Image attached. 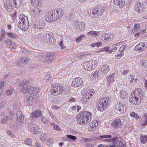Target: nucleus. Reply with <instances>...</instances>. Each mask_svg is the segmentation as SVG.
Listing matches in <instances>:
<instances>
[{"label": "nucleus", "mask_w": 147, "mask_h": 147, "mask_svg": "<svg viewBox=\"0 0 147 147\" xmlns=\"http://www.w3.org/2000/svg\"><path fill=\"white\" fill-rule=\"evenodd\" d=\"M7 134L9 135L10 137L12 138L14 137V135L13 134V132L10 130H8L7 131Z\"/></svg>", "instance_id": "nucleus-57"}, {"label": "nucleus", "mask_w": 147, "mask_h": 147, "mask_svg": "<svg viewBox=\"0 0 147 147\" xmlns=\"http://www.w3.org/2000/svg\"><path fill=\"white\" fill-rule=\"evenodd\" d=\"M126 92L124 90H121L120 91V97L121 98L124 99L127 97Z\"/></svg>", "instance_id": "nucleus-41"}, {"label": "nucleus", "mask_w": 147, "mask_h": 147, "mask_svg": "<svg viewBox=\"0 0 147 147\" xmlns=\"http://www.w3.org/2000/svg\"><path fill=\"white\" fill-rule=\"evenodd\" d=\"M102 38L103 41L110 40L111 39V37L110 35L108 33H103L102 36Z\"/></svg>", "instance_id": "nucleus-31"}, {"label": "nucleus", "mask_w": 147, "mask_h": 147, "mask_svg": "<svg viewBox=\"0 0 147 147\" xmlns=\"http://www.w3.org/2000/svg\"><path fill=\"white\" fill-rule=\"evenodd\" d=\"M112 136L109 134H104L100 136L97 138L99 140L104 142L113 144H109L106 147H125V143L122 141L121 137H113L112 138Z\"/></svg>", "instance_id": "nucleus-1"}, {"label": "nucleus", "mask_w": 147, "mask_h": 147, "mask_svg": "<svg viewBox=\"0 0 147 147\" xmlns=\"http://www.w3.org/2000/svg\"><path fill=\"white\" fill-rule=\"evenodd\" d=\"M18 26L19 29L22 30L26 31L28 29L29 26L28 20H25L22 22H19L18 24Z\"/></svg>", "instance_id": "nucleus-9"}, {"label": "nucleus", "mask_w": 147, "mask_h": 147, "mask_svg": "<svg viewBox=\"0 0 147 147\" xmlns=\"http://www.w3.org/2000/svg\"><path fill=\"white\" fill-rule=\"evenodd\" d=\"M55 13L53 10L51 11L47 12L46 14L45 17L46 20L48 22H51L57 20L55 16Z\"/></svg>", "instance_id": "nucleus-8"}, {"label": "nucleus", "mask_w": 147, "mask_h": 147, "mask_svg": "<svg viewBox=\"0 0 147 147\" xmlns=\"http://www.w3.org/2000/svg\"><path fill=\"white\" fill-rule=\"evenodd\" d=\"M83 84V81L82 79L80 78H76L73 81L71 86L73 87H79Z\"/></svg>", "instance_id": "nucleus-15"}, {"label": "nucleus", "mask_w": 147, "mask_h": 147, "mask_svg": "<svg viewBox=\"0 0 147 147\" xmlns=\"http://www.w3.org/2000/svg\"><path fill=\"white\" fill-rule=\"evenodd\" d=\"M46 56L48 59V61H49L51 62L55 59L56 56V53L54 52L49 53L47 54Z\"/></svg>", "instance_id": "nucleus-25"}, {"label": "nucleus", "mask_w": 147, "mask_h": 147, "mask_svg": "<svg viewBox=\"0 0 147 147\" xmlns=\"http://www.w3.org/2000/svg\"><path fill=\"white\" fill-rule=\"evenodd\" d=\"M40 1V0H31V3L34 6H36L39 5Z\"/></svg>", "instance_id": "nucleus-44"}, {"label": "nucleus", "mask_w": 147, "mask_h": 147, "mask_svg": "<svg viewBox=\"0 0 147 147\" xmlns=\"http://www.w3.org/2000/svg\"><path fill=\"white\" fill-rule=\"evenodd\" d=\"M99 33V32L91 31L88 32V34L93 37H95Z\"/></svg>", "instance_id": "nucleus-39"}, {"label": "nucleus", "mask_w": 147, "mask_h": 147, "mask_svg": "<svg viewBox=\"0 0 147 147\" xmlns=\"http://www.w3.org/2000/svg\"><path fill=\"white\" fill-rule=\"evenodd\" d=\"M19 18L21 22H23V21H25V20H28L27 17L23 14H21L19 15Z\"/></svg>", "instance_id": "nucleus-42"}, {"label": "nucleus", "mask_w": 147, "mask_h": 147, "mask_svg": "<svg viewBox=\"0 0 147 147\" xmlns=\"http://www.w3.org/2000/svg\"><path fill=\"white\" fill-rule=\"evenodd\" d=\"M22 51L23 53L26 55L30 54V53H31V52H29L26 49H24Z\"/></svg>", "instance_id": "nucleus-64"}, {"label": "nucleus", "mask_w": 147, "mask_h": 147, "mask_svg": "<svg viewBox=\"0 0 147 147\" xmlns=\"http://www.w3.org/2000/svg\"><path fill=\"white\" fill-rule=\"evenodd\" d=\"M66 137H67V140L69 141H70V140H69V139L72 140L73 141H75L77 138L76 136L71 135H66Z\"/></svg>", "instance_id": "nucleus-43"}, {"label": "nucleus", "mask_w": 147, "mask_h": 147, "mask_svg": "<svg viewBox=\"0 0 147 147\" xmlns=\"http://www.w3.org/2000/svg\"><path fill=\"white\" fill-rule=\"evenodd\" d=\"M123 52H120V53L115 55V57L117 59H119L123 55Z\"/></svg>", "instance_id": "nucleus-59"}, {"label": "nucleus", "mask_w": 147, "mask_h": 147, "mask_svg": "<svg viewBox=\"0 0 147 147\" xmlns=\"http://www.w3.org/2000/svg\"><path fill=\"white\" fill-rule=\"evenodd\" d=\"M14 92H15V90L13 89H11L6 91L5 92V94L9 96Z\"/></svg>", "instance_id": "nucleus-47"}, {"label": "nucleus", "mask_w": 147, "mask_h": 147, "mask_svg": "<svg viewBox=\"0 0 147 147\" xmlns=\"http://www.w3.org/2000/svg\"><path fill=\"white\" fill-rule=\"evenodd\" d=\"M109 47H105L104 48H103L102 50H101L100 51H105L106 52L109 53H111L112 52V49H109Z\"/></svg>", "instance_id": "nucleus-46"}, {"label": "nucleus", "mask_w": 147, "mask_h": 147, "mask_svg": "<svg viewBox=\"0 0 147 147\" xmlns=\"http://www.w3.org/2000/svg\"><path fill=\"white\" fill-rule=\"evenodd\" d=\"M134 8L135 10L138 13L142 12L144 9L143 3L139 1L135 2Z\"/></svg>", "instance_id": "nucleus-10"}, {"label": "nucleus", "mask_w": 147, "mask_h": 147, "mask_svg": "<svg viewBox=\"0 0 147 147\" xmlns=\"http://www.w3.org/2000/svg\"><path fill=\"white\" fill-rule=\"evenodd\" d=\"M83 140L84 141V143L86 142H91L92 141V140L90 138H83Z\"/></svg>", "instance_id": "nucleus-62"}, {"label": "nucleus", "mask_w": 147, "mask_h": 147, "mask_svg": "<svg viewBox=\"0 0 147 147\" xmlns=\"http://www.w3.org/2000/svg\"><path fill=\"white\" fill-rule=\"evenodd\" d=\"M13 3V6L15 8L18 9L22 4L21 0H10Z\"/></svg>", "instance_id": "nucleus-28"}, {"label": "nucleus", "mask_w": 147, "mask_h": 147, "mask_svg": "<svg viewBox=\"0 0 147 147\" xmlns=\"http://www.w3.org/2000/svg\"><path fill=\"white\" fill-rule=\"evenodd\" d=\"M51 125L53 126V129L54 130L59 131L60 130V129L58 125H57L53 123H51Z\"/></svg>", "instance_id": "nucleus-49"}, {"label": "nucleus", "mask_w": 147, "mask_h": 147, "mask_svg": "<svg viewBox=\"0 0 147 147\" xmlns=\"http://www.w3.org/2000/svg\"><path fill=\"white\" fill-rule=\"evenodd\" d=\"M40 119L41 121L44 123H46L48 121L47 119L43 116H41L40 118Z\"/></svg>", "instance_id": "nucleus-61"}, {"label": "nucleus", "mask_w": 147, "mask_h": 147, "mask_svg": "<svg viewBox=\"0 0 147 147\" xmlns=\"http://www.w3.org/2000/svg\"><path fill=\"white\" fill-rule=\"evenodd\" d=\"M102 45V42H97L91 44V46L93 47H94L96 46L97 47H100Z\"/></svg>", "instance_id": "nucleus-45"}, {"label": "nucleus", "mask_w": 147, "mask_h": 147, "mask_svg": "<svg viewBox=\"0 0 147 147\" xmlns=\"http://www.w3.org/2000/svg\"><path fill=\"white\" fill-rule=\"evenodd\" d=\"M30 88V86L28 85L24 84L23 87L21 89L22 92L24 93H26L28 92H29V90Z\"/></svg>", "instance_id": "nucleus-34"}, {"label": "nucleus", "mask_w": 147, "mask_h": 147, "mask_svg": "<svg viewBox=\"0 0 147 147\" xmlns=\"http://www.w3.org/2000/svg\"><path fill=\"white\" fill-rule=\"evenodd\" d=\"M42 12L41 9L38 7H34L32 11V15L34 18H38L40 16Z\"/></svg>", "instance_id": "nucleus-16"}, {"label": "nucleus", "mask_w": 147, "mask_h": 147, "mask_svg": "<svg viewBox=\"0 0 147 147\" xmlns=\"http://www.w3.org/2000/svg\"><path fill=\"white\" fill-rule=\"evenodd\" d=\"M80 6L75 5H73L70 8V11L73 13H77L79 10Z\"/></svg>", "instance_id": "nucleus-27"}, {"label": "nucleus", "mask_w": 147, "mask_h": 147, "mask_svg": "<svg viewBox=\"0 0 147 147\" xmlns=\"http://www.w3.org/2000/svg\"><path fill=\"white\" fill-rule=\"evenodd\" d=\"M140 141L142 144H147V136L143 135L141 136L140 138Z\"/></svg>", "instance_id": "nucleus-36"}, {"label": "nucleus", "mask_w": 147, "mask_h": 147, "mask_svg": "<svg viewBox=\"0 0 147 147\" xmlns=\"http://www.w3.org/2000/svg\"><path fill=\"white\" fill-rule=\"evenodd\" d=\"M74 28L77 30H80L82 31L85 28V24L83 23L82 24L79 21L76 20L74 23Z\"/></svg>", "instance_id": "nucleus-13"}, {"label": "nucleus", "mask_w": 147, "mask_h": 147, "mask_svg": "<svg viewBox=\"0 0 147 147\" xmlns=\"http://www.w3.org/2000/svg\"><path fill=\"white\" fill-rule=\"evenodd\" d=\"M139 98L138 96H136L134 94H132L131 97L129 98V102L132 104H136L137 101H138Z\"/></svg>", "instance_id": "nucleus-30"}, {"label": "nucleus", "mask_w": 147, "mask_h": 147, "mask_svg": "<svg viewBox=\"0 0 147 147\" xmlns=\"http://www.w3.org/2000/svg\"><path fill=\"white\" fill-rule=\"evenodd\" d=\"M85 35H80V37L78 38H77L76 39V42H78L80 41L82 37H84Z\"/></svg>", "instance_id": "nucleus-60"}, {"label": "nucleus", "mask_w": 147, "mask_h": 147, "mask_svg": "<svg viewBox=\"0 0 147 147\" xmlns=\"http://www.w3.org/2000/svg\"><path fill=\"white\" fill-rule=\"evenodd\" d=\"M47 134L46 133H45L44 134H42L40 137V139L42 141L45 140L47 137Z\"/></svg>", "instance_id": "nucleus-53"}, {"label": "nucleus", "mask_w": 147, "mask_h": 147, "mask_svg": "<svg viewBox=\"0 0 147 147\" xmlns=\"http://www.w3.org/2000/svg\"><path fill=\"white\" fill-rule=\"evenodd\" d=\"M140 124L142 126L147 125V114L144 115V117H143L140 121Z\"/></svg>", "instance_id": "nucleus-32"}, {"label": "nucleus", "mask_w": 147, "mask_h": 147, "mask_svg": "<svg viewBox=\"0 0 147 147\" xmlns=\"http://www.w3.org/2000/svg\"><path fill=\"white\" fill-rule=\"evenodd\" d=\"M90 99V96H88L86 95L85 97H83L81 99V102L84 103H87L88 102V100Z\"/></svg>", "instance_id": "nucleus-38"}, {"label": "nucleus", "mask_w": 147, "mask_h": 147, "mask_svg": "<svg viewBox=\"0 0 147 147\" xmlns=\"http://www.w3.org/2000/svg\"><path fill=\"white\" fill-rule=\"evenodd\" d=\"M98 63L95 60H90L88 62L83 63V67L84 69L87 71H90L94 69L97 66Z\"/></svg>", "instance_id": "nucleus-5"}, {"label": "nucleus", "mask_w": 147, "mask_h": 147, "mask_svg": "<svg viewBox=\"0 0 147 147\" xmlns=\"http://www.w3.org/2000/svg\"><path fill=\"white\" fill-rule=\"evenodd\" d=\"M130 115V116L136 119L141 118V116H140L138 115L137 113L134 112L131 113Z\"/></svg>", "instance_id": "nucleus-40"}, {"label": "nucleus", "mask_w": 147, "mask_h": 147, "mask_svg": "<svg viewBox=\"0 0 147 147\" xmlns=\"http://www.w3.org/2000/svg\"><path fill=\"white\" fill-rule=\"evenodd\" d=\"M114 3L115 5L118 6L120 8H122L125 4L124 0H114Z\"/></svg>", "instance_id": "nucleus-26"}, {"label": "nucleus", "mask_w": 147, "mask_h": 147, "mask_svg": "<svg viewBox=\"0 0 147 147\" xmlns=\"http://www.w3.org/2000/svg\"><path fill=\"white\" fill-rule=\"evenodd\" d=\"M13 119L12 117H10L9 118L7 116H4L2 117L1 120V122L3 123H11L10 121H13Z\"/></svg>", "instance_id": "nucleus-24"}, {"label": "nucleus", "mask_w": 147, "mask_h": 147, "mask_svg": "<svg viewBox=\"0 0 147 147\" xmlns=\"http://www.w3.org/2000/svg\"><path fill=\"white\" fill-rule=\"evenodd\" d=\"M45 22L42 20L39 21L36 24H35V25H36V27L37 29H42L45 26Z\"/></svg>", "instance_id": "nucleus-33"}, {"label": "nucleus", "mask_w": 147, "mask_h": 147, "mask_svg": "<svg viewBox=\"0 0 147 147\" xmlns=\"http://www.w3.org/2000/svg\"><path fill=\"white\" fill-rule=\"evenodd\" d=\"M28 82V81H24L21 82L19 84V86L20 87L23 86L24 84L26 85H27Z\"/></svg>", "instance_id": "nucleus-56"}, {"label": "nucleus", "mask_w": 147, "mask_h": 147, "mask_svg": "<svg viewBox=\"0 0 147 147\" xmlns=\"http://www.w3.org/2000/svg\"><path fill=\"white\" fill-rule=\"evenodd\" d=\"M126 46L127 44L126 43H124L123 45H122L120 47L119 49V51L120 52H123L125 50Z\"/></svg>", "instance_id": "nucleus-52"}, {"label": "nucleus", "mask_w": 147, "mask_h": 147, "mask_svg": "<svg viewBox=\"0 0 147 147\" xmlns=\"http://www.w3.org/2000/svg\"><path fill=\"white\" fill-rule=\"evenodd\" d=\"M6 103V102L5 101H2L0 103V109H1L4 107Z\"/></svg>", "instance_id": "nucleus-63"}, {"label": "nucleus", "mask_w": 147, "mask_h": 147, "mask_svg": "<svg viewBox=\"0 0 147 147\" xmlns=\"http://www.w3.org/2000/svg\"><path fill=\"white\" fill-rule=\"evenodd\" d=\"M96 9L97 10V13L98 14V16H101L103 11V9L101 8L100 5H98L97 7H96Z\"/></svg>", "instance_id": "nucleus-37"}, {"label": "nucleus", "mask_w": 147, "mask_h": 147, "mask_svg": "<svg viewBox=\"0 0 147 147\" xmlns=\"http://www.w3.org/2000/svg\"><path fill=\"white\" fill-rule=\"evenodd\" d=\"M39 88L37 87H30L29 90V93L30 94L27 95L26 97V102L27 105L29 106L32 104L33 99L32 96L36 95L39 92Z\"/></svg>", "instance_id": "nucleus-4"}, {"label": "nucleus", "mask_w": 147, "mask_h": 147, "mask_svg": "<svg viewBox=\"0 0 147 147\" xmlns=\"http://www.w3.org/2000/svg\"><path fill=\"white\" fill-rule=\"evenodd\" d=\"M109 70V67L107 65H103L101 68V71L102 74H107Z\"/></svg>", "instance_id": "nucleus-29"}, {"label": "nucleus", "mask_w": 147, "mask_h": 147, "mask_svg": "<svg viewBox=\"0 0 147 147\" xmlns=\"http://www.w3.org/2000/svg\"><path fill=\"white\" fill-rule=\"evenodd\" d=\"M115 109L120 113H124L126 111V107L120 102L117 103L115 105Z\"/></svg>", "instance_id": "nucleus-14"}, {"label": "nucleus", "mask_w": 147, "mask_h": 147, "mask_svg": "<svg viewBox=\"0 0 147 147\" xmlns=\"http://www.w3.org/2000/svg\"><path fill=\"white\" fill-rule=\"evenodd\" d=\"M7 35L8 36L13 38H16V37L15 34L13 33L7 32Z\"/></svg>", "instance_id": "nucleus-48"}, {"label": "nucleus", "mask_w": 147, "mask_h": 147, "mask_svg": "<svg viewBox=\"0 0 147 147\" xmlns=\"http://www.w3.org/2000/svg\"><path fill=\"white\" fill-rule=\"evenodd\" d=\"M29 60L30 59L28 57H24L21 58V61L23 63H24Z\"/></svg>", "instance_id": "nucleus-58"}, {"label": "nucleus", "mask_w": 147, "mask_h": 147, "mask_svg": "<svg viewBox=\"0 0 147 147\" xmlns=\"http://www.w3.org/2000/svg\"><path fill=\"white\" fill-rule=\"evenodd\" d=\"M41 113V111L37 110L32 113L30 116V118L31 120H34V119L41 116L42 115Z\"/></svg>", "instance_id": "nucleus-17"}, {"label": "nucleus", "mask_w": 147, "mask_h": 147, "mask_svg": "<svg viewBox=\"0 0 147 147\" xmlns=\"http://www.w3.org/2000/svg\"><path fill=\"white\" fill-rule=\"evenodd\" d=\"M92 117V114L89 112L84 111L80 112L77 116L78 124L83 125L90 122Z\"/></svg>", "instance_id": "nucleus-2"}, {"label": "nucleus", "mask_w": 147, "mask_h": 147, "mask_svg": "<svg viewBox=\"0 0 147 147\" xmlns=\"http://www.w3.org/2000/svg\"><path fill=\"white\" fill-rule=\"evenodd\" d=\"M53 11L55 13V16L57 20L61 17L63 14V10L62 9H58Z\"/></svg>", "instance_id": "nucleus-22"}, {"label": "nucleus", "mask_w": 147, "mask_h": 147, "mask_svg": "<svg viewBox=\"0 0 147 147\" xmlns=\"http://www.w3.org/2000/svg\"><path fill=\"white\" fill-rule=\"evenodd\" d=\"M134 95L138 97L140 100H142L144 96V92L142 89L140 88H137L134 92Z\"/></svg>", "instance_id": "nucleus-19"}, {"label": "nucleus", "mask_w": 147, "mask_h": 147, "mask_svg": "<svg viewBox=\"0 0 147 147\" xmlns=\"http://www.w3.org/2000/svg\"><path fill=\"white\" fill-rule=\"evenodd\" d=\"M100 120H94L89 123V126L92 128L91 129L92 132H93L96 129V127L100 125Z\"/></svg>", "instance_id": "nucleus-21"}, {"label": "nucleus", "mask_w": 147, "mask_h": 147, "mask_svg": "<svg viewBox=\"0 0 147 147\" xmlns=\"http://www.w3.org/2000/svg\"><path fill=\"white\" fill-rule=\"evenodd\" d=\"M97 10L96 9V8H95L93 10L92 14V17L93 18H97L98 17V14L97 13Z\"/></svg>", "instance_id": "nucleus-50"}, {"label": "nucleus", "mask_w": 147, "mask_h": 147, "mask_svg": "<svg viewBox=\"0 0 147 147\" xmlns=\"http://www.w3.org/2000/svg\"><path fill=\"white\" fill-rule=\"evenodd\" d=\"M123 123L121 120L119 119H117L113 120L111 123V127L114 129H118L122 126Z\"/></svg>", "instance_id": "nucleus-6"}, {"label": "nucleus", "mask_w": 147, "mask_h": 147, "mask_svg": "<svg viewBox=\"0 0 147 147\" xmlns=\"http://www.w3.org/2000/svg\"><path fill=\"white\" fill-rule=\"evenodd\" d=\"M9 126L10 128L13 129L15 131L17 130L18 128V127L17 126H16L15 125L12 123H10L9 124Z\"/></svg>", "instance_id": "nucleus-51"}, {"label": "nucleus", "mask_w": 147, "mask_h": 147, "mask_svg": "<svg viewBox=\"0 0 147 147\" xmlns=\"http://www.w3.org/2000/svg\"><path fill=\"white\" fill-rule=\"evenodd\" d=\"M4 6L6 10L9 12H11L13 11V8L12 6L11 3L9 1L5 2Z\"/></svg>", "instance_id": "nucleus-23"}, {"label": "nucleus", "mask_w": 147, "mask_h": 147, "mask_svg": "<svg viewBox=\"0 0 147 147\" xmlns=\"http://www.w3.org/2000/svg\"><path fill=\"white\" fill-rule=\"evenodd\" d=\"M16 116L17 119L16 122L18 125H20V123L23 122L24 119L22 112L21 111L18 112L17 113Z\"/></svg>", "instance_id": "nucleus-18"}, {"label": "nucleus", "mask_w": 147, "mask_h": 147, "mask_svg": "<svg viewBox=\"0 0 147 147\" xmlns=\"http://www.w3.org/2000/svg\"><path fill=\"white\" fill-rule=\"evenodd\" d=\"M25 142L28 145H32V140L31 138L26 139Z\"/></svg>", "instance_id": "nucleus-54"}, {"label": "nucleus", "mask_w": 147, "mask_h": 147, "mask_svg": "<svg viewBox=\"0 0 147 147\" xmlns=\"http://www.w3.org/2000/svg\"><path fill=\"white\" fill-rule=\"evenodd\" d=\"M115 76V73H113L109 75L107 77V85L109 87H110L112 83L114 82Z\"/></svg>", "instance_id": "nucleus-20"}, {"label": "nucleus", "mask_w": 147, "mask_h": 147, "mask_svg": "<svg viewBox=\"0 0 147 147\" xmlns=\"http://www.w3.org/2000/svg\"><path fill=\"white\" fill-rule=\"evenodd\" d=\"M63 90V87L62 86H55L51 88V94L54 95H57L61 94Z\"/></svg>", "instance_id": "nucleus-7"}, {"label": "nucleus", "mask_w": 147, "mask_h": 147, "mask_svg": "<svg viewBox=\"0 0 147 147\" xmlns=\"http://www.w3.org/2000/svg\"><path fill=\"white\" fill-rule=\"evenodd\" d=\"M30 131L33 134H39V132L40 131V129L38 126L32 127L30 129Z\"/></svg>", "instance_id": "nucleus-35"}, {"label": "nucleus", "mask_w": 147, "mask_h": 147, "mask_svg": "<svg viewBox=\"0 0 147 147\" xmlns=\"http://www.w3.org/2000/svg\"><path fill=\"white\" fill-rule=\"evenodd\" d=\"M147 48V43L146 42L140 43L135 47L136 50L139 52L145 51Z\"/></svg>", "instance_id": "nucleus-12"}, {"label": "nucleus", "mask_w": 147, "mask_h": 147, "mask_svg": "<svg viewBox=\"0 0 147 147\" xmlns=\"http://www.w3.org/2000/svg\"><path fill=\"white\" fill-rule=\"evenodd\" d=\"M53 39L51 33H49L44 35L42 40L44 42L49 44L52 42Z\"/></svg>", "instance_id": "nucleus-11"}, {"label": "nucleus", "mask_w": 147, "mask_h": 147, "mask_svg": "<svg viewBox=\"0 0 147 147\" xmlns=\"http://www.w3.org/2000/svg\"><path fill=\"white\" fill-rule=\"evenodd\" d=\"M140 24H134V29L135 31H137L140 29Z\"/></svg>", "instance_id": "nucleus-55"}, {"label": "nucleus", "mask_w": 147, "mask_h": 147, "mask_svg": "<svg viewBox=\"0 0 147 147\" xmlns=\"http://www.w3.org/2000/svg\"><path fill=\"white\" fill-rule=\"evenodd\" d=\"M109 98L105 97L101 98L98 101L96 105V108L99 111L102 112L106 109L109 105Z\"/></svg>", "instance_id": "nucleus-3"}]
</instances>
